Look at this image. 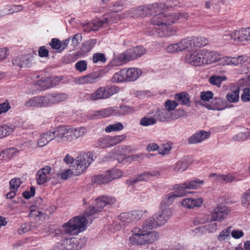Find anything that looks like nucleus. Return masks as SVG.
<instances>
[{"mask_svg":"<svg viewBox=\"0 0 250 250\" xmlns=\"http://www.w3.org/2000/svg\"><path fill=\"white\" fill-rule=\"evenodd\" d=\"M168 25H163L159 28L149 26L146 28L145 32L148 35H155L161 38L170 37L175 35L178 31L177 27Z\"/></svg>","mask_w":250,"mask_h":250,"instance_id":"1a4fd4ad","label":"nucleus"},{"mask_svg":"<svg viewBox=\"0 0 250 250\" xmlns=\"http://www.w3.org/2000/svg\"><path fill=\"white\" fill-rule=\"evenodd\" d=\"M96 39H91L85 42L83 45V50L84 52H89L96 44Z\"/></svg>","mask_w":250,"mask_h":250,"instance_id":"bf43d9fd","label":"nucleus"},{"mask_svg":"<svg viewBox=\"0 0 250 250\" xmlns=\"http://www.w3.org/2000/svg\"><path fill=\"white\" fill-rule=\"evenodd\" d=\"M86 242L85 237L63 239L58 242L52 250H80Z\"/></svg>","mask_w":250,"mask_h":250,"instance_id":"423d86ee","label":"nucleus"},{"mask_svg":"<svg viewBox=\"0 0 250 250\" xmlns=\"http://www.w3.org/2000/svg\"><path fill=\"white\" fill-rule=\"evenodd\" d=\"M156 123V120L154 117L146 116L141 119L140 121V125L144 126H147L154 125Z\"/></svg>","mask_w":250,"mask_h":250,"instance_id":"864d4df0","label":"nucleus"},{"mask_svg":"<svg viewBox=\"0 0 250 250\" xmlns=\"http://www.w3.org/2000/svg\"><path fill=\"white\" fill-rule=\"evenodd\" d=\"M178 105V103L174 100H167L165 104V108L168 112L174 110Z\"/></svg>","mask_w":250,"mask_h":250,"instance_id":"052dcab7","label":"nucleus"},{"mask_svg":"<svg viewBox=\"0 0 250 250\" xmlns=\"http://www.w3.org/2000/svg\"><path fill=\"white\" fill-rule=\"evenodd\" d=\"M153 116L155 119L164 122L170 119L171 113L166 109H157Z\"/></svg>","mask_w":250,"mask_h":250,"instance_id":"c9c22d12","label":"nucleus"},{"mask_svg":"<svg viewBox=\"0 0 250 250\" xmlns=\"http://www.w3.org/2000/svg\"><path fill=\"white\" fill-rule=\"evenodd\" d=\"M29 217L36 221L41 220L42 221L48 218V216L46 213L40 210L35 206H32L30 208Z\"/></svg>","mask_w":250,"mask_h":250,"instance_id":"cd10ccee","label":"nucleus"},{"mask_svg":"<svg viewBox=\"0 0 250 250\" xmlns=\"http://www.w3.org/2000/svg\"><path fill=\"white\" fill-rule=\"evenodd\" d=\"M221 178L222 182H224L225 183H229L233 181H240L244 179L243 177H239L238 174L236 173L222 174Z\"/></svg>","mask_w":250,"mask_h":250,"instance_id":"58836bf2","label":"nucleus"},{"mask_svg":"<svg viewBox=\"0 0 250 250\" xmlns=\"http://www.w3.org/2000/svg\"><path fill=\"white\" fill-rule=\"evenodd\" d=\"M112 81L115 83L127 82L125 69H123L116 73L112 77Z\"/></svg>","mask_w":250,"mask_h":250,"instance_id":"79ce46f5","label":"nucleus"},{"mask_svg":"<svg viewBox=\"0 0 250 250\" xmlns=\"http://www.w3.org/2000/svg\"><path fill=\"white\" fill-rule=\"evenodd\" d=\"M172 148L171 144L167 143L163 144L161 145L160 150L159 153L163 155L169 153Z\"/></svg>","mask_w":250,"mask_h":250,"instance_id":"338daca9","label":"nucleus"},{"mask_svg":"<svg viewBox=\"0 0 250 250\" xmlns=\"http://www.w3.org/2000/svg\"><path fill=\"white\" fill-rule=\"evenodd\" d=\"M119 219L124 223H130L133 221L131 212H124L119 216Z\"/></svg>","mask_w":250,"mask_h":250,"instance_id":"13d9d810","label":"nucleus"},{"mask_svg":"<svg viewBox=\"0 0 250 250\" xmlns=\"http://www.w3.org/2000/svg\"><path fill=\"white\" fill-rule=\"evenodd\" d=\"M181 197V195L179 194L177 190L167 194L162 200L159 205V208L165 210L172 209L169 207L172 204L175 198Z\"/></svg>","mask_w":250,"mask_h":250,"instance_id":"a211bd4d","label":"nucleus"},{"mask_svg":"<svg viewBox=\"0 0 250 250\" xmlns=\"http://www.w3.org/2000/svg\"><path fill=\"white\" fill-rule=\"evenodd\" d=\"M174 98L180 103V104L190 106L191 104L190 97L187 93L183 92L177 93L175 95Z\"/></svg>","mask_w":250,"mask_h":250,"instance_id":"72a5a7b5","label":"nucleus"},{"mask_svg":"<svg viewBox=\"0 0 250 250\" xmlns=\"http://www.w3.org/2000/svg\"><path fill=\"white\" fill-rule=\"evenodd\" d=\"M123 18H125L127 17H133L138 18L141 17L140 12L139 10V6L137 7L132 8L128 11H126L123 13L122 16Z\"/></svg>","mask_w":250,"mask_h":250,"instance_id":"49530a36","label":"nucleus"},{"mask_svg":"<svg viewBox=\"0 0 250 250\" xmlns=\"http://www.w3.org/2000/svg\"><path fill=\"white\" fill-rule=\"evenodd\" d=\"M116 109L117 106H111L96 111L95 112L94 115L98 118H106L111 116H116Z\"/></svg>","mask_w":250,"mask_h":250,"instance_id":"c85d7f7f","label":"nucleus"},{"mask_svg":"<svg viewBox=\"0 0 250 250\" xmlns=\"http://www.w3.org/2000/svg\"><path fill=\"white\" fill-rule=\"evenodd\" d=\"M124 128V126L120 122L116 124L108 125L105 128L104 131L106 133H110L113 131H121Z\"/></svg>","mask_w":250,"mask_h":250,"instance_id":"3c124183","label":"nucleus"},{"mask_svg":"<svg viewBox=\"0 0 250 250\" xmlns=\"http://www.w3.org/2000/svg\"><path fill=\"white\" fill-rule=\"evenodd\" d=\"M230 211V209L226 206H217L210 214L212 221L222 222L227 218Z\"/></svg>","mask_w":250,"mask_h":250,"instance_id":"4468645a","label":"nucleus"},{"mask_svg":"<svg viewBox=\"0 0 250 250\" xmlns=\"http://www.w3.org/2000/svg\"><path fill=\"white\" fill-rule=\"evenodd\" d=\"M25 105L29 107H43L48 106L46 95L36 96L29 99L25 103Z\"/></svg>","mask_w":250,"mask_h":250,"instance_id":"dca6fc26","label":"nucleus"},{"mask_svg":"<svg viewBox=\"0 0 250 250\" xmlns=\"http://www.w3.org/2000/svg\"><path fill=\"white\" fill-rule=\"evenodd\" d=\"M191 162L188 157H184L171 166L174 172H182L185 171L190 165Z\"/></svg>","mask_w":250,"mask_h":250,"instance_id":"4be33fe9","label":"nucleus"},{"mask_svg":"<svg viewBox=\"0 0 250 250\" xmlns=\"http://www.w3.org/2000/svg\"><path fill=\"white\" fill-rule=\"evenodd\" d=\"M206 107L210 110H221L225 108L223 100L220 98H215L210 104H207Z\"/></svg>","mask_w":250,"mask_h":250,"instance_id":"7c9ffc66","label":"nucleus"},{"mask_svg":"<svg viewBox=\"0 0 250 250\" xmlns=\"http://www.w3.org/2000/svg\"><path fill=\"white\" fill-rule=\"evenodd\" d=\"M93 161V154L91 153H83L76 158L73 166L80 175L86 170Z\"/></svg>","mask_w":250,"mask_h":250,"instance_id":"9b49d317","label":"nucleus"},{"mask_svg":"<svg viewBox=\"0 0 250 250\" xmlns=\"http://www.w3.org/2000/svg\"><path fill=\"white\" fill-rule=\"evenodd\" d=\"M216 53L218 55L216 60L213 62V64L218 62V64L222 66L230 65V56H224L221 57V55L218 52L216 51Z\"/></svg>","mask_w":250,"mask_h":250,"instance_id":"c03bdc74","label":"nucleus"},{"mask_svg":"<svg viewBox=\"0 0 250 250\" xmlns=\"http://www.w3.org/2000/svg\"><path fill=\"white\" fill-rule=\"evenodd\" d=\"M23 7L21 5H8L0 10L1 17L21 11Z\"/></svg>","mask_w":250,"mask_h":250,"instance_id":"c756f323","label":"nucleus"},{"mask_svg":"<svg viewBox=\"0 0 250 250\" xmlns=\"http://www.w3.org/2000/svg\"><path fill=\"white\" fill-rule=\"evenodd\" d=\"M29 62V57L28 55L17 56L12 60L13 65L21 67L27 66Z\"/></svg>","mask_w":250,"mask_h":250,"instance_id":"473e14b6","label":"nucleus"},{"mask_svg":"<svg viewBox=\"0 0 250 250\" xmlns=\"http://www.w3.org/2000/svg\"><path fill=\"white\" fill-rule=\"evenodd\" d=\"M145 220L141 227H134L131 230V234L129 237V242L132 245L144 246L152 244L156 241L159 237V233L151 227L145 225Z\"/></svg>","mask_w":250,"mask_h":250,"instance_id":"f03ea898","label":"nucleus"},{"mask_svg":"<svg viewBox=\"0 0 250 250\" xmlns=\"http://www.w3.org/2000/svg\"><path fill=\"white\" fill-rule=\"evenodd\" d=\"M216 51L202 49L190 51L185 56V61L196 67H205L213 64L217 56Z\"/></svg>","mask_w":250,"mask_h":250,"instance_id":"7ed1b4c3","label":"nucleus"},{"mask_svg":"<svg viewBox=\"0 0 250 250\" xmlns=\"http://www.w3.org/2000/svg\"><path fill=\"white\" fill-rule=\"evenodd\" d=\"M125 69L127 82L135 81L142 74V70L137 67H131Z\"/></svg>","mask_w":250,"mask_h":250,"instance_id":"393cba45","label":"nucleus"},{"mask_svg":"<svg viewBox=\"0 0 250 250\" xmlns=\"http://www.w3.org/2000/svg\"><path fill=\"white\" fill-rule=\"evenodd\" d=\"M210 135V131L200 130L197 131L188 139V142L190 144L200 143L208 139Z\"/></svg>","mask_w":250,"mask_h":250,"instance_id":"6ab92c4d","label":"nucleus"},{"mask_svg":"<svg viewBox=\"0 0 250 250\" xmlns=\"http://www.w3.org/2000/svg\"><path fill=\"white\" fill-rule=\"evenodd\" d=\"M203 203V200L202 198H185L181 200V205L184 208L192 209L201 207Z\"/></svg>","mask_w":250,"mask_h":250,"instance_id":"aec40b11","label":"nucleus"},{"mask_svg":"<svg viewBox=\"0 0 250 250\" xmlns=\"http://www.w3.org/2000/svg\"><path fill=\"white\" fill-rule=\"evenodd\" d=\"M89 26L91 28V30L96 31L98 30L100 28L105 26L104 20H97L93 21L90 23Z\"/></svg>","mask_w":250,"mask_h":250,"instance_id":"0e129e2a","label":"nucleus"},{"mask_svg":"<svg viewBox=\"0 0 250 250\" xmlns=\"http://www.w3.org/2000/svg\"><path fill=\"white\" fill-rule=\"evenodd\" d=\"M192 45L197 47H201L206 46L208 43V40L205 37H197L191 38Z\"/></svg>","mask_w":250,"mask_h":250,"instance_id":"8fccbe9b","label":"nucleus"},{"mask_svg":"<svg viewBox=\"0 0 250 250\" xmlns=\"http://www.w3.org/2000/svg\"><path fill=\"white\" fill-rule=\"evenodd\" d=\"M22 183L21 180L19 178H14L12 179L10 182V189H13L18 191V189L21 186Z\"/></svg>","mask_w":250,"mask_h":250,"instance_id":"680f3d73","label":"nucleus"},{"mask_svg":"<svg viewBox=\"0 0 250 250\" xmlns=\"http://www.w3.org/2000/svg\"><path fill=\"white\" fill-rule=\"evenodd\" d=\"M181 51L191 48L192 45V40L191 38H187L182 39L178 42Z\"/></svg>","mask_w":250,"mask_h":250,"instance_id":"a18cd8bd","label":"nucleus"},{"mask_svg":"<svg viewBox=\"0 0 250 250\" xmlns=\"http://www.w3.org/2000/svg\"><path fill=\"white\" fill-rule=\"evenodd\" d=\"M14 131V128L7 125H0V139L10 135Z\"/></svg>","mask_w":250,"mask_h":250,"instance_id":"09e8293b","label":"nucleus"},{"mask_svg":"<svg viewBox=\"0 0 250 250\" xmlns=\"http://www.w3.org/2000/svg\"><path fill=\"white\" fill-rule=\"evenodd\" d=\"M146 53V49L142 46L131 48L118 56H114L110 62L113 66H119L140 57Z\"/></svg>","mask_w":250,"mask_h":250,"instance_id":"20e7f679","label":"nucleus"},{"mask_svg":"<svg viewBox=\"0 0 250 250\" xmlns=\"http://www.w3.org/2000/svg\"><path fill=\"white\" fill-rule=\"evenodd\" d=\"M99 78V74L96 73H91L87 75L75 78L74 82L76 84L79 85L92 84L96 83Z\"/></svg>","mask_w":250,"mask_h":250,"instance_id":"f3484780","label":"nucleus"},{"mask_svg":"<svg viewBox=\"0 0 250 250\" xmlns=\"http://www.w3.org/2000/svg\"><path fill=\"white\" fill-rule=\"evenodd\" d=\"M55 135L52 130L41 133L37 140L38 146L42 147L46 146L55 139Z\"/></svg>","mask_w":250,"mask_h":250,"instance_id":"412c9836","label":"nucleus"},{"mask_svg":"<svg viewBox=\"0 0 250 250\" xmlns=\"http://www.w3.org/2000/svg\"><path fill=\"white\" fill-rule=\"evenodd\" d=\"M123 14L119 15L115 12H112L105 16L103 20L106 25L112 24L118 21V20L123 19L122 16Z\"/></svg>","mask_w":250,"mask_h":250,"instance_id":"4c0bfd02","label":"nucleus"},{"mask_svg":"<svg viewBox=\"0 0 250 250\" xmlns=\"http://www.w3.org/2000/svg\"><path fill=\"white\" fill-rule=\"evenodd\" d=\"M234 36V42H242L249 41L248 35V27L241 28L238 30H233Z\"/></svg>","mask_w":250,"mask_h":250,"instance_id":"bb28decb","label":"nucleus"},{"mask_svg":"<svg viewBox=\"0 0 250 250\" xmlns=\"http://www.w3.org/2000/svg\"><path fill=\"white\" fill-rule=\"evenodd\" d=\"M204 184V181L199 179L188 181L185 183L174 186V189L177 190L181 197L186 195L188 189H196Z\"/></svg>","mask_w":250,"mask_h":250,"instance_id":"f8f14e48","label":"nucleus"},{"mask_svg":"<svg viewBox=\"0 0 250 250\" xmlns=\"http://www.w3.org/2000/svg\"><path fill=\"white\" fill-rule=\"evenodd\" d=\"M60 174L63 179H67L72 175H79L78 173L76 171L73 165L70 166L69 168L62 170Z\"/></svg>","mask_w":250,"mask_h":250,"instance_id":"a19ab883","label":"nucleus"},{"mask_svg":"<svg viewBox=\"0 0 250 250\" xmlns=\"http://www.w3.org/2000/svg\"><path fill=\"white\" fill-rule=\"evenodd\" d=\"M75 66L77 71L83 72L87 69V63L85 61L81 60L76 63Z\"/></svg>","mask_w":250,"mask_h":250,"instance_id":"e2e57ef3","label":"nucleus"},{"mask_svg":"<svg viewBox=\"0 0 250 250\" xmlns=\"http://www.w3.org/2000/svg\"><path fill=\"white\" fill-rule=\"evenodd\" d=\"M228 102L236 103L239 100V89L238 88H230L226 96Z\"/></svg>","mask_w":250,"mask_h":250,"instance_id":"2f4dec72","label":"nucleus"},{"mask_svg":"<svg viewBox=\"0 0 250 250\" xmlns=\"http://www.w3.org/2000/svg\"><path fill=\"white\" fill-rule=\"evenodd\" d=\"M172 209L159 208V211L153 216L145 220V225L152 229L165 225L172 215Z\"/></svg>","mask_w":250,"mask_h":250,"instance_id":"39448f33","label":"nucleus"},{"mask_svg":"<svg viewBox=\"0 0 250 250\" xmlns=\"http://www.w3.org/2000/svg\"><path fill=\"white\" fill-rule=\"evenodd\" d=\"M150 180L148 171L144 172L138 175L136 178L130 180L131 184H134L138 182L148 181Z\"/></svg>","mask_w":250,"mask_h":250,"instance_id":"603ef678","label":"nucleus"},{"mask_svg":"<svg viewBox=\"0 0 250 250\" xmlns=\"http://www.w3.org/2000/svg\"><path fill=\"white\" fill-rule=\"evenodd\" d=\"M84 204H93L94 206L90 207L84 211L83 216H76L70 219L67 223L62 226V229L66 233L70 235H77L80 232L84 230L89 222L95 217V214L101 211L106 205L114 204L116 199L111 196H104L100 197L95 200L83 199Z\"/></svg>","mask_w":250,"mask_h":250,"instance_id":"f257e3e1","label":"nucleus"},{"mask_svg":"<svg viewBox=\"0 0 250 250\" xmlns=\"http://www.w3.org/2000/svg\"><path fill=\"white\" fill-rule=\"evenodd\" d=\"M242 205L244 207H248L250 205V188L246 190L241 197Z\"/></svg>","mask_w":250,"mask_h":250,"instance_id":"6e6d98bb","label":"nucleus"},{"mask_svg":"<svg viewBox=\"0 0 250 250\" xmlns=\"http://www.w3.org/2000/svg\"><path fill=\"white\" fill-rule=\"evenodd\" d=\"M241 100L245 103L250 101V89L249 88H245L241 95Z\"/></svg>","mask_w":250,"mask_h":250,"instance_id":"774afa93","label":"nucleus"},{"mask_svg":"<svg viewBox=\"0 0 250 250\" xmlns=\"http://www.w3.org/2000/svg\"><path fill=\"white\" fill-rule=\"evenodd\" d=\"M226 77L224 76L214 75L209 78V83L218 87L220 86L221 83L226 80Z\"/></svg>","mask_w":250,"mask_h":250,"instance_id":"5fc2aeb1","label":"nucleus"},{"mask_svg":"<svg viewBox=\"0 0 250 250\" xmlns=\"http://www.w3.org/2000/svg\"><path fill=\"white\" fill-rule=\"evenodd\" d=\"M55 134V138H58L63 141H72L71 129L70 126H59L52 130Z\"/></svg>","mask_w":250,"mask_h":250,"instance_id":"2eb2a0df","label":"nucleus"},{"mask_svg":"<svg viewBox=\"0 0 250 250\" xmlns=\"http://www.w3.org/2000/svg\"><path fill=\"white\" fill-rule=\"evenodd\" d=\"M230 230L229 228H226L222 230L217 236V239L219 241H224L228 239L230 235Z\"/></svg>","mask_w":250,"mask_h":250,"instance_id":"69168bd1","label":"nucleus"},{"mask_svg":"<svg viewBox=\"0 0 250 250\" xmlns=\"http://www.w3.org/2000/svg\"><path fill=\"white\" fill-rule=\"evenodd\" d=\"M151 14H157L162 13L161 11L166 8V5L164 3L155 2L149 4Z\"/></svg>","mask_w":250,"mask_h":250,"instance_id":"37998d69","label":"nucleus"},{"mask_svg":"<svg viewBox=\"0 0 250 250\" xmlns=\"http://www.w3.org/2000/svg\"><path fill=\"white\" fill-rule=\"evenodd\" d=\"M182 14L180 13L162 12L154 15L150 20L153 25L162 26L171 25L182 18Z\"/></svg>","mask_w":250,"mask_h":250,"instance_id":"0eeeda50","label":"nucleus"},{"mask_svg":"<svg viewBox=\"0 0 250 250\" xmlns=\"http://www.w3.org/2000/svg\"><path fill=\"white\" fill-rule=\"evenodd\" d=\"M116 111V116H121L131 113L133 112V110L132 108L129 106L121 105L119 107L117 106V109Z\"/></svg>","mask_w":250,"mask_h":250,"instance_id":"de8ad7c7","label":"nucleus"},{"mask_svg":"<svg viewBox=\"0 0 250 250\" xmlns=\"http://www.w3.org/2000/svg\"><path fill=\"white\" fill-rule=\"evenodd\" d=\"M109 8L113 12L116 13L124 9V4L122 1H117L110 4Z\"/></svg>","mask_w":250,"mask_h":250,"instance_id":"4d7b16f0","label":"nucleus"},{"mask_svg":"<svg viewBox=\"0 0 250 250\" xmlns=\"http://www.w3.org/2000/svg\"><path fill=\"white\" fill-rule=\"evenodd\" d=\"M129 146H124L122 147H116L114 149L111 154H109L110 158H116V155H125L127 152L130 149Z\"/></svg>","mask_w":250,"mask_h":250,"instance_id":"ea45409f","label":"nucleus"},{"mask_svg":"<svg viewBox=\"0 0 250 250\" xmlns=\"http://www.w3.org/2000/svg\"><path fill=\"white\" fill-rule=\"evenodd\" d=\"M211 221L210 215L209 214H200L194 218L192 220L193 224L196 226L204 224Z\"/></svg>","mask_w":250,"mask_h":250,"instance_id":"e433bc0d","label":"nucleus"},{"mask_svg":"<svg viewBox=\"0 0 250 250\" xmlns=\"http://www.w3.org/2000/svg\"><path fill=\"white\" fill-rule=\"evenodd\" d=\"M123 176V172L121 169L114 167L107 170L104 174L98 175L92 177V180L98 184H106L113 180Z\"/></svg>","mask_w":250,"mask_h":250,"instance_id":"9d476101","label":"nucleus"},{"mask_svg":"<svg viewBox=\"0 0 250 250\" xmlns=\"http://www.w3.org/2000/svg\"><path fill=\"white\" fill-rule=\"evenodd\" d=\"M231 66L247 65L250 63V58L246 55H240L235 57L230 56Z\"/></svg>","mask_w":250,"mask_h":250,"instance_id":"a878e982","label":"nucleus"},{"mask_svg":"<svg viewBox=\"0 0 250 250\" xmlns=\"http://www.w3.org/2000/svg\"><path fill=\"white\" fill-rule=\"evenodd\" d=\"M48 105L63 102L68 98L67 94L64 93H52L46 95Z\"/></svg>","mask_w":250,"mask_h":250,"instance_id":"5701e85b","label":"nucleus"},{"mask_svg":"<svg viewBox=\"0 0 250 250\" xmlns=\"http://www.w3.org/2000/svg\"><path fill=\"white\" fill-rule=\"evenodd\" d=\"M54 177L53 170L49 166H45L38 170L36 173V180L38 185H43Z\"/></svg>","mask_w":250,"mask_h":250,"instance_id":"ddd939ff","label":"nucleus"},{"mask_svg":"<svg viewBox=\"0 0 250 250\" xmlns=\"http://www.w3.org/2000/svg\"><path fill=\"white\" fill-rule=\"evenodd\" d=\"M119 88L115 85L102 86L94 92L87 95V98L91 101L106 99L117 93Z\"/></svg>","mask_w":250,"mask_h":250,"instance_id":"6e6552de","label":"nucleus"},{"mask_svg":"<svg viewBox=\"0 0 250 250\" xmlns=\"http://www.w3.org/2000/svg\"><path fill=\"white\" fill-rule=\"evenodd\" d=\"M72 141L84 136L87 132L85 127L71 126Z\"/></svg>","mask_w":250,"mask_h":250,"instance_id":"f704fd0d","label":"nucleus"},{"mask_svg":"<svg viewBox=\"0 0 250 250\" xmlns=\"http://www.w3.org/2000/svg\"><path fill=\"white\" fill-rule=\"evenodd\" d=\"M218 229V224L217 223H211L208 224L197 227L194 229L196 233L206 234L207 233H214Z\"/></svg>","mask_w":250,"mask_h":250,"instance_id":"b1692460","label":"nucleus"}]
</instances>
